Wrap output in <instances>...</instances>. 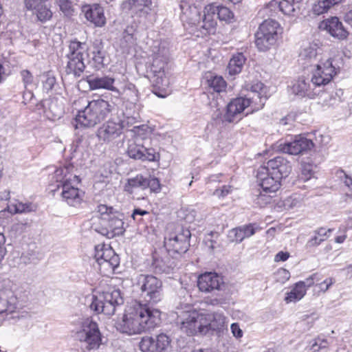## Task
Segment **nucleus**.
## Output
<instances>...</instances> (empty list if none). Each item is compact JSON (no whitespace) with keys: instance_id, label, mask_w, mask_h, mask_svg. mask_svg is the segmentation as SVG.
Masks as SVG:
<instances>
[{"instance_id":"79ce46f5","label":"nucleus","mask_w":352,"mask_h":352,"mask_svg":"<svg viewBox=\"0 0 352 352\" xmlns=\"http://www.w3.org/2000/svg\"><path fill=\"white\" fill-rule=\"evenodd\" d=\"M305 201V195L300 193H294L287 197L283 201L285 208L289 210L300 207Z\"/></svg>"},{"instance_id":"37998d69","label":"nucleus","mask_w":352,"mask_h":352,"mask_svg":"<svg viewBox=\"0 0 352 352\" xmlns=\"http://www.w3.org/2000/svg\"><path fill=\"white\" fill-rule=\"evenodd\" d=\"M278 28L279 24L277 21L273 19H267L260 25L258 30L270 36H276L278 37L277 30Z\"/></svg>"},{"instance_id":"9d476101","label":"nucleus","mask_w":352,"mask_h":352,"mask_svg":"<svg viewBox=\"0 0 352 352\" xmlns=\"http://www.w3.org/2000/svg\"><path fill=\"white\" fill-rule=\"evenodd\" d=\"M138 284L144 298L151 304H156L162 300V283L154 276L140 274Z\"/></svg>"},{"instance_id":"ddd939ff","label":"nucleus","mask_w":352,"mask_h":352,"mask_svg":"<svg viewBox=\"0 0 352 352\" xmlns=\"http://www.w3.org/2000/svg\"><path fill=\"white\" fill-rule=\"evenodd\" d=\"M322 52V48L316 43L303 45L299 52L298 62L304 68H312L324 60Z\"/></svg>"},{"instance_id":"dca6fc26","label":"nucleus","mask_w":352,"mask_h":352,"mask_svg":"<svg viewBox=\"0 0 352 352\" xmlns=\"http://www.w3.org/2000/svg\"><path fill=\"white\" fill-rule=\"evenodd\" d=\"M23 6L36 15L37 21L42 23L50 21L53 16L48 0H23Z\"/></svg>"},{"instance_id":"6ab92c4d","label":"nucleus","mask_w":352,"mask_h":352,"mask_svg":"<svg viewBox=\"0 0 352 352\" xmlns=\"http://www.w3.org/2000/svg\"><path fill=\"white\" fill-rule=\"evenodd\" d=\"M197 285L200 291L206 293L221 291L225 287L221 276L214 272H206L198 277Z\"/></svg>"},{"instance_id":"412c9836","label":"nucleus","mask_w":352,"mask_h":352,"mask_svg":"<svg viewBox=\"0 0 352 352\" xmlns=\"http://www.w3.org/2000/svg\"><path fill=\"white\" fill-rule=\"evenodd\" d=\"M280 180L276 176L272 175L266 168L261 166L258 168L256 182L264 192L275 195L280 187Z\"/></svg>"},{"instance_id":"1a4fd4ad","label":"nucleus","mask_w":352,"mask_h":352,"mask_svg":"<svg viewBox=\"0 0 352 352\" xmlns=\"http://www.w3.org/2000/svg\"><path fill=\"white\" fill-rule=\"evenodd\" d=\"M94 258L100 272L104 274L112 273L120 264L119 256L109 245H96Z\"/></svg>"},{"instance_id":"864d4df0","label":"nucleus","mask_w":352,"mask_h":352,"mask_svg":"<svg viewBox=\"0 0 352 352\" xmlns=\"http://www.w3.org/2000/svg\"><path fill=\"white\" fill-rule=\"evenodd\" d=\"M276 280L280 283H284L290 278V273L288 270L280 268L275 274Z\"/></svg>"},{"instance_id":"c03bdc74","label":"nucleus","mask_w":352,"mask_h":352,"mask_svg":"<svg viewBox=\"0 0 352 352\" xmlns=\"http://www.w3.org/2000/svg\"><path fill=\"white\" fill-rule=\"evenodd\" d=\"M8 210L12 213H26L35 210V206L31 203H22L16 201L8 206Z\"/></svg>"},{"instance_id":"72a5a7b5","label":"nucleus","mask_w":352,"mask_h":352,"mask_svg":"<svg viewBox=\"0 0 352 352\" xmlns=\"http://www.w3.org/2000/svg\"><path fill=\"white\" fill-rule=\"evenodd\" d=\"M131 12L139 17H146L151 11V0H129Z\"/></svg>"},{"instance_id":"e2e57ef3","label":"nucleus","mask_w":352,"mask_h":352,"mask_svg":"<svg viewBox=\"0 0 352 352\" xmlns=\"http://www.w3.org/2000/svg\"><path fill=\"white\" fill-rule=\"evenodd\" d=\"M325 240V238H321L318 235L316 234L311 237L307 242V247H314L320 245L322 241Z\"/></svg>"},{"instance_id":"052dcab7","label":"nucleus","mask_w":352,"mask_h":352,"mask_svg":"<svg viewBox=\"0 0 352 352\" xmlns=\"http://www.w3.org/2000/svg\"><path fill=\"white\" fill-rule=\"evenodd\" d=\"M327 342L325 339H321L318 338L315 340L314 343L312 344L311 347L314 349V352L318 351L320 349L327 347Z\"/></svg>"},{"instance_id":"4be33fe9","label":"nucleus","mask_w":352,"mask_h":352,"mask_svg":"<svg viewBox=\"0 0 352 352\" xmlns=\"http://www.w3.org/2000/svg\"><path fill=\"white\" fill-rule=\"evenodd\" d=\"M319 28L321 30H326L331 36L340 40L347 37L348 32L343 27L342 23L338 17H331L322 21Z\"/></svg>"},{"instance_id":"58836bf2","label":"nucleus","mask_w":352,"mask_h":352,"mask_svg":"<svg viewBox=\"0 0 352 352\" xmlns=\"http://www.w3.org/2000/svg\"><path fill=\"white\" fill-rule=\"evenodd\" d=\"M245 60L246 58L243 53L234 54L230 58L227 68L229 74L232 76L240 73Z\"/></svg>"},{"instance_id":"0eeeda50","label":"nucleus","mask_w":352,"mask_h":352,"mask_svg":"<svg viewBox=\"0 0 352 352\" xmlns=\"http://www.w3.org/2000/svg\"><path fill=\"white\" fill-rule=\"evenodd\" d=\"M76 338L88 351L96 350L101 344V334L96 322L90 318L82 320L75 333Z\"/></svg>"},{"instance_id":"f8f14e48","label":"nucleus","mask_w":352,"mask_h":352,"mask_svg":"<svg viewBox=\"0 0 352 352\" xmlns=\"http://www.w3.org/2000/svg\"><path fill=\"white\" fill-rule=\"evenodd\" d=\"M190 232L188 229L180 228L175 233L164 238V247L167 252L182 254L186 253L190 246Z\"/></svg>"},{"instance_id":"f704fd0d","label":"nucleus","mask_w":352,"mask_h":352,"mask_svg":"<svg viewBox=\"0 0 352 352\" xmlns=\"http://www.w3.org/2000/svg\"><path fill=\"white\" fill-rule=\"evenodd\" d=\"M277 39L276 36H270L258 30L255 34V44L259 51L270 50L276 44Z\"/></svg>"},{"instance_id":"bb28decb","label":"nucleus","mask_w":352,"mask_h":352,"mask_svg":"<svg viewBox=\"0 0 352 352\" xmlns=\"http://www.w3.org/2000/svg\"><path fill=\"white\" fill-rule=\"evenodd\" d=\"M86 19L97 27H102L106 23L104 10L99 4L94 3L84 7Z\"/></svg>"},{"instance_id":"bf43d9fd","label":"nucleus","mask_w":352,"mask_h":352,"mask_svg":"<svg viewBox=\"0 0 352 352\" xmlns=\"http://www.w3.org/2000/svg\"><path fill=\"white\" fill-rule=\"evenodd\" d=\"M231 191L232 186H223L222 188L216 189L213 194L219 198H223L228 195Z\"/></svg>"},{"instance_id":"e433bc0d","label":"nucleus","mask_w":352,"mask_h":352,"mask_svg":"<svg viewBox=\"0 0 352 352\" xmlns=\"http://www.w3.org/2000/svg\"><path fill=\"white\" fill-rule=\"evenodd\" d=\"M205 12H211L214 15L217 14L221 21L228 22H230L234 17L233 12L227 7L222 6L208 5L205 7Z\"/></svg>"},{"instance_id":"0e129e2a","label":"nucleus","mask_w":352,"mask_h":352,"mask_svg":"<svg viewBox=\"0 0 352 352\" xmlns=\"http://www.w3.org/2000/svg\"><path fill=\"white\" fill-rule=\"evenodd\" d=\"M120 122L123 123V129L124 127H129V126H134V128H138L139 126H136L135 125L137 122H138V120H137V118L133 117V116H131V117H126L125 120H120Z\"/></svg>"},{"instance_id":"6e6552de","label":"nucleus","mask_w":352,"mask_h":352,"mask_svg":"<svg viewBox=\"0 0 352 352\" xmlns=\"http://www.w3.org/2000/svg\"><path fill=\"white\" fill-rule=\"evenodd\" d=\"M177 314L176 323L182 331L188 336L206 335L204 315L195 311H179Z\"/></svg>"},{"instance_id":"c85d7f7f","label":"nucleus","mask_w":352,"mask_h":352,"mask_svg":"<svg viewBox=\"0 0 352 352\" xmlns=\"http://www.w3.org/2000/svg\"><path fill=\"white\" fill-rule=\"evenodd\" d=\"M301 0H273L270 1V8H278L285 14L294 16L300 10L299 3Z\"/></svg>"},{"instance_id":"6e6d98bb","label":"nucleus","mask_w":352,"mask_h":352,"mask_svg":"<svg viewBox=\"0 0 352 352\" xmlns=\"http://www.w3.org/2000/svg\"><path fill=\"white\" fill-rule=\"evenodd\" d=\"M56 78L54 76L47 74L45 76V80L43 82V89L48 92L52 90L56 84Z\"/></svg>"},{"instance_id":"338daca9","label":"nucleus","mask_w":352,"mask_h":352,"mask_svg":"<svg viewBox=\"0 0 352 352\" xmlns=\"http://www.w3.org/2000/svg\"><path fill=\"white\" fill-rule=\"evenodd\" d=\"M230 328L232 333L234 337L241 338L243 336V331L240 329L239 325L237 323L232 324Z\"/></svg>"},{"instance_id":"a878e982","label":"nucleus","mask_w":352,"mask_h":352,"mask_svg":"<svg viewBox=\"0 0 352 352\" xmlns=\"http://www.w3.org/2000/svg\"><path fill=\"white\" fill-rule=\"evenodd\" d=\"M86 81L89 84V88L91 90L104 89L112 91L118 94H121L120 90L113 86V83L115 82V79L113 78L107 76H102L100 77L88 76L86 78Z\"/></svg>"},{"instance_id":"423d86ee","label":"nucleus","mask_w":352,"mask_h":352,"mask_svg":"<svg viewBox=\"0 0 352 352\" xmlns=\"http://www.w3.org/2000/svg\"><path fill=\"white\" fill-rule=\"evenodd\" d=\"M88 46L85 42H80L76 39L71 41L68 45V52L65 54V72L72 74L75 78L82 76L85 69L84 63Z\"/></svg>"},{"instance_id":"c9c22d12","label":"nucleus","mask_w":352,"mask_h":352,"mask_svg":"<svg viewBox=\"0 0 352 352\" xmlns=\"http://www.w3.org/2000/svg\"><path fill=\"white\" fill-rule=\"evenodd\" d=\"M122 214L118 211L109 218L103 217V219L107 221V226L111 230V236L122 235L124 232V222L122 219Z\"/></svg>"},{"instance_id":"09e8293b","label":"nucleus","mask_w":352,"mask_h":352,"mask_svg":"<svg viewBox=\"0 0 352 352\" xmlns=\"http://www.w3.org/2000/svg\"><path fill=\"white\" fill-rule=\"evenodd\" d=\"M314 164L312 163L302 162L300 179L307 181L311 178L314 172Z\"/></svg>"},{"instance_id":"a18cd8bd","label":"nucleus","mask_w":352,"mask_h":352,"mask_svg":"<svg viewBox=\"0 0 352 352\" xmlns=\"http://www.w3.org/2000/svg\"><path fill=\"white\" fill-rule=\"evenodd\" d=\"M342 0H319L313 7L315 14L319 15L328 11L329 8L339 4Z\"/></svg>"},{"instance_id":"9b49d317","label":"nucleus","mask_w":352,"mask_h":352,"mask_svg":"<svg viewBox=\"0 0 352 352\" xmlns=\"http://www.w3.org/2000/svg\"><path fill=\"white\" fill-rule=\"evenodd\" d=\"M312 85L316 87L324 86L329 84L333 76L338 73V69L333 65L331 58L323 60L311 68Z\"/></svg>"},{"instance_id":"49530a36","label":"nucleus","mask_w":352,"mask_h":352,"mask_svg":"<svg viewBox=\"0 0 352 352\" xmlns=\"http://www.w3.org/2000/svg\"><path fill=\"white\" fill-rule=\"evenodd\" d=\"M152 265L155 273L168 274L171 270L170 266L168 263V261H165L161 257L157 256V255L153 256Z\"/></svg>"},{"instance_id":"b1692460","label":"nucleus","mask_w":352,"mask_h":352,"mask_svg":"<svg viewBox=\"0 0 352 352\" xmlns=\"http://www.w3.org/2000/svg\"><path fill=\"white\" fill-rule=\"evenodd\" d=\"M147 177H144L142 175H137L134 177L128 179L127 182L124 186V190L129 194L133 195H137V191L140 189L143 192L137 196V199H144L146 196V192L144 191L146 190V186L148 185L146 183Z\"/></svg>"},{"instance_id":"7ed1b4c3","label":"nucleus","mask_w":352,"mask_h":352,"mask_svg":"<svg viewBox=\"0 0 352 352\" xmlns=\"http://www.w3.org/2000/svg\"><path fill=\"white\" fill-rule=\"evenodd\" d=\"M165 50H158L153 53V60L146 71L147 76L153 85L152 92L159 98H166L169 95V80L166 75L168 58Z\"/></svg>"},{"instance_id":"a211bd4d","label":"nucleus","mask_w":352,"mask_h":352,"mask_svg":"<svg viewBox=\"0 0 352 352\" xmlns=\"http://www.w3.org/2000/svg\"><path fill=\"white\" fill-rule=\"evenodd\" d=\"M314 146V144L311 140L298 135L295 136L293 141L280 144L278 147L284 153L296 155L310 151Z\"/></svg>"},{"instance_id":"13d9d810","label":"nucleus","mask_w":352,"mask_h":352,"mask_svg":"<svg viewBox=\"0 0 352 352\" xmlns=\"http://www.w3.org/2000/svg\"><path fill=\"white\" fill-rule=\"evenodd\" d=\"M22 81L26 87L27 85H31L33 82V76L32 73L28 69H23L20 72Z\"/></svg>"},{"instance_id":"ea45409f","label":"nucleus","mask_w":352,"mask_h":352,"mask_svg":"<svg viewBox=\"0 0 352 352\" xmlns=\"http://www.w3.org/2000/svg\"><path fill=\"white\" fill-rule=\"evenodd\" d=\"M306 294L305 283L298 282L295 284L294 288L287 294L285 300L286 302H296L302 299Z\"/></svg>"},{"instance_id":"20e7f679","label":"nucleus","mask_w":352,"mask_h":352,"mask_svg":"<svg viewBox=\"0 0 352 352\" xmlns=\"http://www.w3.org/2000/svg\"><path fill=\"white\" fill-rule=\"evenodd\" d=\"M113 105L109 102L99 98L87 102V106L78 111L76 122L85 127H94L106 119L111 113Z\"/></svg>"},{"instance_id":"774afa93","label":"nucleus","mask_w":352,"mask_h":352,"mask_svg":"<svg viewBox=\"0 0 352 352\" xmlns=\"http://www.w3.org/2000/svg\"><path fill=\"white\" fill-rule=\"evenodd\" d=\"M289 257V254L287 252H279L275 256L274 261H285Z\"/></svg>"},{"instance_id":"69168bd1","label":"nucleus","mask_w":352,"mask_h":352,"mask_svg":"<svg viewBox=\"0 0 352 352\" xmlns=\"http://www.w3.org/2000/svg\"><path fill=\"white\" fill-rule=\"evenodd\" d=\"M128 91L131 92V96H138V91L135 89V87L132 83H129L124 86V88L123 89V92L125 93L126 95H128Z\"/></svg>"},{"instance_id":"de8ad7c7","label":"nucleus","mask_w":352,"mask_h":352,"mask_svg":"<svg viewBox=\"0 0 352 352\" xmlns=\"http://www.w3.org/2000/svg\"><path fill=\"white\" fill-rule=\"evenodd\" d=\"M274 196V194L265 192L262 190V191H261L258 195H256V198L254 201L258 206L261 208L265 207L267 204L271 203Z\"/></svg>"},{"instance_id":"393cba45","label":"nucleus","mask_w":352,"mask_h":352,"mask_svg":"<svg viewBox=\"0 0 352 352\" xmlns=\"http://www.w3.org/2000/svg\"><path fill=\"white\" fill-rule=\"evenodd\" d=\"M73 182H64L62 185L63 199L70 206H76L79 205L84 195V192L78 188L72 185Z\"/></svg>"},{"instance_id":"680f3d73","label":"nucleus","mask_w":352,"mask_h":352,"mask_svg":"<svg viewBox=\"0 0 352 352\" xmlns=\"http://www.w3.org/2000/svg\"><path fill=\"white\" fill-rule=\"evenodd\" d=\"M334 283V280L332 278H327L322 283L317 285V286L319 287V289L322 291L323 292H325L329 289L331 285H332Z\"/></svg>"},{"instance_id":"c756f323","label":"nucleus","mask_w":352,"mask_h":352,"mask_svg":"<svg viewBox=\"0 0 352 352\" xmlns=\"http://www.w3.org/2000/svg\"><path fill=\"white\" fill-rule=\"evenodd\" d=\"M316 87L312 85L311 80L306 78L304 76L300 77L296 82L294 84L292 89L294 94L304 97L314 98L316 94L313 91V87Z\"/></svg>"},{"instance_id":"4468645a","label":"nucleus","mask_w":352,"mask_h":352,"mask_svg":"<svg viewBox=\"0 0 352 352\" xmlns=\"http://www.w3.org/2000/svg\"><path fill=\"white\" fill-rule=\"evenodd\" d=\"M171 339L166 334L162 333L155 338L143 337L140 342L142 352H167L170 347Z\"/></svg>"},{"instance_id":"39448f33","label":"nucleus","mask_w":352,"mask_h":352,"mask_svg":"<svg viewBox=\"0 0 352 352\" xmlns=\"http://www.w3.org/2000/svg\"><path fill=\"white\" fill-rule=\"evenodd\" d=\"M123 302L124 299L120 289L114 287H108L93 296L89 307L98 314L112 316L115 314L116 308Z\"/></svg>"},{"instance_id":"4d7b16f0","label":"nucleus","mask_w":352,"mask_h":352,"mask_svg":"<svg viewBox=\"0 0 352 352\" xmlns=\"http://www.w3.org/2000/svg\"><path fill=\"white\" fill-rule=\"evenodd\" d=\"M338 94H336V95H330L329 96L328 98H323L322 101L320 102V103L322 104L323 107H331L337 104L340 101V98H337Z\"/></svg>"},{"instance_id":"aec40b11","label":"nucleus","mask_w":352,"mask_h":352,"mask_svg":"<svg viewBox=\"0 0 352 352\" xmlns=\"http://www.w3.org/2000/svg\"><path fill=\"white\" fill-rule=\"evenodd\" d=\"M262 167L266 168L272 175L280 179L287 177L292 170L290 162L281 156L270 160Z\"/></svg>"},{"instance_id":"a19ab883","label":"nucleus","mask_w":352,"mask_h":352,"mask_svg":"<svg viewBox=\"0 0 352 352\" xmlns=\"http://www.w3.org/2000/svg\"><path fill=\"white\" fill-rule=\"evenodd\" d=\"M207 84L216 92H221L225 90L226 82L223 77L209 74L207 76Z\"/></svg>"},{"instance_id":"f3484780","label":"nucleus","mask_w":352,"mask_h":352,"mask_svg":"<svg viewBox=\"0 0 352 352\" xmlns=\"http://www.w3.org/2000/svg\"><path fill=\"white\" fill-rule=\"evenodd\" d=\"M123 123L109 120L102 124L96 131V137L103 143H110L119 138L122 133Z\"/></svg>"},{"instance_id":"3c124183","label":"nucleus","mask_w":352,"mask_h":352,"mask_svg":"<svg viewBox=\"0 0 352 352\" xmlns=\"http://www.w3.org/2000/svg\"><path fill=\"white\" fill-rule=\"evenodd\" d=\"M56 3L58 5L60 10L66 16L72 15L74 12L72 2L69 0H56Z\"/></svg>"},{"instance_id":"cd10ccee","label":"nucleus","mask_w":352,"mask_h":352,"mask_svg":"<svg viewBox=\"0 0 352 352\" xmlns=\"http://www.w3.org/2000/svg\"><path fill=\"white\" fill-rule=\"evenodd\" d=\"M204 323L206 324V334L212 331H219L225 325L226 317L220 313L204 315Z\"/></svg>"},{"instance_id":"5701e85b","label":"nucleus","mask_w":352,"mask_h":352,"mask_svg":"<svg viewBox=\"0 0 352 352\" xmlns=\"http://www.w3.org/2000/svg\"><path fill=\"white\" fill-rule=\"evenodd\" d=\"M179 8L180 19L183 23H186L191 26H195L197 23H199V19H201V8L187 1H182Z\"/></svg>"},{"instance_id":"7c9ffc66","label":"nucleus","mask_w":352,"mask_h":352,"mask_svg":"<svg viewBox=\"0 0 352 352\" xmlns=\"http://www.w3.org/2000/svg\"><path fill=\"white\" fill-rule=\"evenodd\" d=\"M256 228L252 223L232 229L228 233V237L232 241L241 243L244 239L250 237L256 232Z\"/></svg>"},{"instance_id":"f03ea898","label":"nucleus","mask_w":352,"mask_h":352,"mask_svg":"<svg viewBox=\"0 0 352 352\" xmlns=\"http://www.w3.org/2000/svg\"><path fill=\"white\" fill-rule=\"evenodd\" d=\"M267 99V88L261 82H256L251 86V89L245 97L236 98L227 105L223 121L233 122L236 117L245 108L250 107L251 111L262 109Z\"/></svg>"},{"instance_id":"8fccbe9b","label":"nucleus","mask_w":352,"mask_h":352,"mask_svg":"<svg viewBox=\"0 0 352 352\" xmlns=\"http://www.w3.org/2000/svg\"><path fill=\"white\" fill-rule=\"evenodd\" d=\"M104 53L100 50L93 52L92 60L94 63V67L100 69L105 65Z\"/></svg>"},{"instance_id":"5fc2aeb1","label":"nucleus","mask_w":352,"mask_h":352,"mask_svg":"<svg viewBox=\"0 0 352 352\" xmlns=\"http://www.w3.org/2000/svg\"><path fill=\"white\" fill-rule=\"evenodd\" d=\"M98 212L102 216V218H109L114 213H117V211L113 207H108L106 205H99L98 206Z\"/></svg>"},{"instance_id":"473e14b6","label":"nucleus","mask_w":352,"mask_h":352,"mask_svg":"<svg viewBox=\"0 0 352 352\" xmlns=\"http://www.w3.org/2000/svg\"><path fill=\"white\" fill-rule=\"evenodd\" d=\"M74 168V166L71 164L57 168L54 172V177L56 182H60L61 186L64 182L78 184L80 182L78 177L72 173Z\"/></svg>"},{"instance_id":"603ef678","label":"nucleus","mask_w":352,"mask_h":352,"mask_svg":"<svg viewBox=\"0 0 352 352\" xmlns=\"http://www.w3.org/2000/svg\"><path fill=\"white\" fill-rule=\"evenodd\" d=\"M146 183L148 184L146 186V190L149 188L150 192H158L161 189L160 181L156 177H147Z\"/></svg>"},{"instance_id":"4c0bfd02","label":"nucleus","mask_w":352,"mask_h":352,"mask_svg":"<svg viewBox=\"0 0 352 352\" xmlns=\"http://www.w3.org/2000/svg\"><path fill=\"white\" fill-rule=\"evenodd\" d=\"M216 25L214 14L204 11V16L199 19V23H197L195 27L199 30H204V34H211L214 32Z\"/></svg>"},{"instance_id":"f257e3e1","label":"nucleus","mask_w":352,"mask_h":352,"mask_svg":"<svg viewBox=\"0 0 352 352\" xmlns=\"http://www.w3.org/2000/svg\"><path fill=\"white\" fill-rule=\"evenodd\" d=\"M160 316L159 309H151L147 304L135 300L126 309L118 329L128 335L140 334L158 325L161 322Z\"/></svg>"},{"instance_id":"2eb2a0df","label":"nucleus","mask_w":352,"mask_h":352,"mask_svg":"<svg viewBox=\"0 0 352 352\" xmlns=\"http://www.w3.org/2000/svg\"><path fill=\"white\" fill-rule=\"evenodd\" d=\"M140 139L131 140L128 142L127 154L135 160L154 162L160 158V155L153 148H146L140 142Z\"/></svg>"},{"instance_id":"2f4dec72","label":"nucleus","mask_w":352,"mask_h":352,"mask_svg":"<svg viewBox=\"0 0 352 352\" xmlns=\"http://www.w3.org/2000/svg\"><path fill=\"white\" fill-rule=\"evenodd\" d=\"M17 298L12 291L0 292V314L13 312L16 308Z\"/></svg>"}]
</instances>
